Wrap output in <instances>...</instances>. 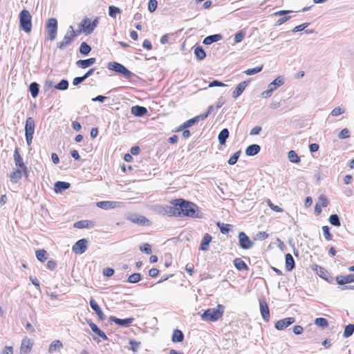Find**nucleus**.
<instances>
[{"mask_svg":"<svg viewBox=\"0 0 354 354\" xmlns=\"http://www.w3.org/2000/svg\"><path fill=\"white\" fill-rule=\"evenodd\" d=\"M175 204L179 207L180 216H188L192 218H201L202 212L198 210V206L194 203L185 201L183 198L175 199Z\"/></svg>","mask_w":354,"mask_h":354,"instance_id":"obj_1","label":"nucleus"},{"mask_svg":"<svg viewBox=\"0 0 354 354\" xmlns=\"http://www.w3.org/2000/svg\"><path fill=\"white\" fill-rule=\"evenodd\" d=\"M224 306L218 304L216 308H208L201 315V319L207 322H216L223 315Z\"/></svg>","mask_w":354,"mask_h":354,"instance_id":"obj_2","label":"nucleus"},{"mask_svg":"<svg viewBox=\"0 0 354 354\" xmlns=\"http://www.w3.org/2000/svg\"><path fill=\"white\" fill-rule=\"evenodd\" d=\"M19 24L22 30L26 32H30L32 30V17L27 10H22L19 13Z\"/></svg>","mask_w":354,"mask_h":354,"instance_id":"obj_3","label":"nucleus"},{"mask_svg":"<svg viewBox=\"0 0 354 354\" xmlns=\"http://www.w3.org/2000/svg\"><path fill=\"white\" fill-rule=\"evenodd\" d=\"M47 39L53 41L55 39L57 33V21L55 18H50L46 24Z\"/></svg>","mask_w":354,"mask_h":354,"instance_id":"obj_4","label":"nucleus"},{"mask_svg":"<svg viewBox=\"0 0 354 354\" xmlns=\"http://www.w3.org/2000/svg\"><path fill=\"white\" fill-rule=\"evenodd\" d=\"M108 68L109 70L122 74L124 77L127 79H131L133 76L135 75L134 73H133L131 71L128 70L124 66L118 62H109L108 64Z\"/></svg>","mask_w":354,"mask_h":354,"instance_id":"obj_5","label":"nucleus"},{"mask_svg":"<svg viewBox=\"0 0 354 354\" xmlns=\"http://www.w3.org/2000/svg\"><path fill=\"white\" fill-rule=\"evenodd\" d=\"M76 37V33L72 26L68 27V29L62 41L58 42L57 46L59 49H64L65 47L69 46Z\"/></svg>","mask_w":354,"mask_h":354,"instance_id":"obj_6","label":"nucleus"},{"mask_svg":"<svg viewBox=\"0 0 354 354\" xmlns=\"http://www.w3.org/2000/svg\"><path fill=\"white\" fill-rule=\"evenodd\" d=\"M14 160L15 163V166L18 169H21L24 170V173L25 176H28V168L24 162L23 158L19 153V149L17 147L15 148L14 151Z\"/></svg>","mask_w":354,"mask_h":354,"instance_id":"obj_7","label":"nucleus"},{"mask_svg":"<svg viewBox=\"0 0 354 354\" xmlns=\"http://www.w3.org/2000/svg\"><path fill=\"white\" fill-rule=\"evenodd\" d=\"M80 27L81 29L77 31V33H81L83 31L86 35H90L94 30V28H92L91 19L87 17L82 20Z\"/></svg>","mask_w":354,"mask_h":354,"instance_id":"obj_8","label":"nucleus"},{"mask_svg":"<svg viewBox=\"0 0 354 354\" xmlns=\"http://www.w3.org/2000/svg\"><path fill=\"white\" fill-rule=\"evenodd\" d=\"M239 241L240 247L244 250L250 249L254 245L253 242L250 239L246 234L243 232L239 234Z\"/></svg>","mask_w":354,"mask_h":354,"instance_id":"obj_9","label":"nucleus"},{"mask_svg":"<svg viewBox=\"0 0 354 354\" xmlns=\"http://www.w3.org/2000/svg\"><path fill=\"white\" fill-rule=\"evenodd\" d=\"M87 245L88 241L86 239H80L77 241L73 246V252L75 254H82L86 251Z\"/></svg>","mask_w":354,"mask_h":354,"instance_id":"obj_10","label":"nucleus"},{"mask_svg":"<svg viewBox=\"0 0 354 354\" xmlns=\"http://www.w3.org/2000/svg\"><path fill=\"white\" fill-rule=\"evenodd\" d=\"M89 305L91 309L96 313L98 320L102 321L105 319L106 317L102 310L101 309L97 301L92 297L90 299Z\"/></svg>","mask_w":354,"mask_h":354,"instance_id":"obj_11","label":"nucleus"},{"mask_svg":"<svg viewBox=\"0 0 354 354\" xmlns=\"http://www.w3.org/2000/svg\"><path fill=\"white\" fill-rule=\"evenodd\" d=\"M121 202L117 201H99L96 203L97 207L103 209H111L122 207Z\"/></svg>","mask_w":354,"mask_h":354,"instance_id":"obj_12","label":"nucleus"},{"mask_svg":"<svg viewBox=\"0 0 354 354\" xmlns=\"http://www.w3.org/2000/svg\"><path fill=\"white\" fill-rule=\"evenodd\" d=\"M133 320H134V318H133V317H129V318H126V319H119L115 316L109 317L110 322H114L117 325L123 326V327L129 326L133 323Z\"/></svg>","mask_w":354,"mask_h":354,"instance_id":"obj_13","label":"nucleus"},{"mask_svg":"<svg viewBox=\"0 0 354 354\" xmlns=\"http://www.w3.org/2000/svg\"><path fill=\"white\" fill-rule=\"evenodd\" d=\"M295 322V319L294 317H287L277 321L274 326L277 330H281L292 324Z\"/></svg>","mask_w":354,"mask_h":354,"instance_id":"obj_14","label":"nucleus"},{"mask_svg":"<svg viewBox=\"0 0 354 354\" xmlns=\"http://www.w3.org/2000/svg\"><path fill=\"white\" fill-rule=\"evenodd\" d=\"M259 307L261 314L263 319L266 322L269 321L270 319V310L266 301L264 299H259Z\"/></svg>","mask_w":354,"mask_h":354,"instance_id":"obj_15","label":"nucleus"},{"mask_svg":"<svg viewBox=\"0 0 354 354\" xmlns=\"http://www.w3.org/2000/svg\"><path fill=\"white\" fill-rule=\"evenodd\" d=\"M32 345L33 344L30 339H24L20 347V354H28L32 348Z\"/></svg>","mask_w":354,"mask_h":354,"instance_id":"obj_16","label":"nucleus"},{"mask_svg":"<svg viewBox=\"0 0 354 354\" xmlns=\"http://www.w3.org/2000/svg\"><path fill=\"white\" fill-rule=\"evenodd\" d=\"M86 322L95 334L102 338L104 340L108 339V337L106 335V334L102 330H101L98 328V326L95 324H94L91 319L86 320Z\"/></svg>","mask_w":354,"mask_h":354,"instance_id":"obj_17","label":"nucleus"},{"mask_svg":"<svg viewBox=\"0 0 354 354\" xmlns=\"http://www.w3.org/2000/svg\"><path fill=\"white\" fill-rule=\"evenodd\" d=\"M336 281L339 285H344L346 283L354 282V274H350L346 276H337Z\"/></svg>","mask_w":354,"mask_h":354,"instance_id":"obj_18","label":"nucleus"},{"mask_svg":"<svg viewBox=\"0 0 354 354\" xmlns=\"http://www.w3.org/2000/svg\"><path fill=\"white\" fill-rule=\"evenodd\" d=\"M128 219L132 223L145 225L149 223V220L143 216L131 215L128 217Z\"/></svg>","mask_w":354,"mask_h":354,"instance_id":"obj_19","label":"nucleus"},{"mask_svg":"<svg viewBox=\"0 0 354 354\" xmlns=\"http://www.w3.org/2000/svg\"><path fill=\"white\" fill-rule=\"evenodd\" d=\"M131 112L135 116L142 117L147 113V109L144 106L136 105L131 107Z\"/></svg>","mask_w":354,"mask_h":354,"instance_id":"obj_20","label":"nucleus"},{"mask_svg":"<svg viewBox=\"0 0 354 354\" xmlns=\"http://www.w3.org/2000/svg\"><path fill=\"white\" fill-rule=\"evenodd\" d=\"M247 81H243L239 83L234 91L232 92V97L233 98H237L239 96H240L244 90L245 89L246 86L248 85Z\"/></svg>","mask_w":354,"mask_h":354,"instance_id":"obj_21","label":"nucleus"},{"mask_svg":"<svg viewBox=\"0 0 354 354\" xmlns=\"http://www.w3.org/2000/svg\"><path fill=\"white\" fill-rule=\"evenodd\" d=\"M35 128V120L32 118H28L25 124V134L34 133Z\"/></svg>","mask_w":354,"mask_h":354,"instance_id":"obj_22","label":"nucleus"},{"mask_svg":"<svg viewBox=\"0 0 354 354\" xmlns=\"http://www.w3.org/2000/svg\"><path fill=\"white\" fill-rule=\"evenodd\" d=\"M95 60L96 59L94 57H91L86 59H80L76 62V65L80 68H86L95 64Z\"/></svg>","mask_w":354,"mask_h":354,"instance_id":"obj_23","label":"nucleus"},{"mask_svg":"<svg viewBox=\"0 0 354 354\" xmlns=\"http://www.w3.org/2000/svg\"><path fill=\"white\" fill-rule=\"evenodd\" d=\"M23 174H24V170L17 168L10 174L9 177L12 183H17L21 180Z\"/></svg>","mask_w":354,"mask_h":354,"instance_id":"obj_24","label":"nucleus"},{"mask_svg":"<svg viewBox=\"0 0 354 354\" xmlns=\"http://www.w3.org/2000/svg\"><path fill=\"white\" fill-rule=\"evenodd\" d=\"M176 201L175 200H173L171 203L173 205V206H169L167 207V216H180V214L179 212V206L176 205L175 204Z\"/></svg>","mask_w":354,"mask_h":354,"instance_id":"obj_25","label":"nucleus"},{"mask_svg":"<svg viewBox=\"0 0 354 354\" xmlns=\"http://www.w3.org/2000/svg\"><path fill=\"white\" fill-rule=\"evenodd\" d=\"M71 186V184L67 182L64 181H57L55 183L54 190L56 193H61L64 190L68 189Z\"/></svg>","mask_w":354,"mask_h":354,"instance_id":"obj_26","label":"nucleus"},{"mask_svg":"<svg viewBox=\"0 0 354 354\" xmlns=\"http://www.w3.org/2000/svg\"><path fill=\"white\" fill-rule=\"evenodd\" d=\"M261 147L259 145H250L246 148L245 154L248 156H253L259 153Z\"/></svg>","mask_w":354,"mask_h":354,"instance_id":"obj_27","label":"nucleus"},{"mask_svg":"<svg viewBox=\"0 0 354 354\" xmlns=\"http://www.w3.org/2000/svg\"><path fill=\"white\" fill-rule=\"evenodd\" d=\"M212 236L207 233L205 234V235L203 237L201 245H200V250L203 251H206L208 250L209 245L210 242L212 241Z\"/></svg>","mask_w":354,"mask_h":354,"instance_id":"obj_28","label":"nucleus"},{"mask_svg":"<svg viewBox=\"0 0 354 354\" xmlns=\"http://www.w3.org/2000/svg\"><path fill=\"white\" fill-rule=\"evenodd\" d=\"M284 84V78L281 76L277 77L274 80L268 84V88H272L274 92L279 87Z\"/></svg>","mask_w":354,"mask_h":354,"instance_id":"obj_29","label":"nucleus"},{"mask_svg":"<svg viewBox=\"0 0 354 354\" xmlns=\"http://www.w3.org/2000/svg\"><path fill=\"white\" fill-rule=\"evenodd\" d=\"M222 39V35L220 34L212 35L206 37L203 43L205 45H210L214 42L220 41Z\"/></svg>","mask_w":354,"mask_h":354,"instance_id":"obj_30","label":"nucleus"},{"mask_svg":"<svg viewBox=\"0 0 354 354\" xmlns=\"http://www.w3.org/2000/svg\"><path fill=\"white\" fill-rule=\"evenodd\" d=\"M63 348V344L61 341L56 339L53 341L48 348V353H53L56 352L57 351L60 350Z\"/></svg>","mask_w":354,"mask_h":354,"instance_id":"obj_31","label":"nucleus"},{"mask_svg":"<svg viewBox=\"0 0 354 354\" xmlns=\"http://www.w3.org/2000/svg\"><path fill=\"white\" fill-rule=\"evenodd\" d=\"M184 335L180 330L175 329L173 332L171 340L173 342H181L183 341Z\"/></svg>","mask_w":354,"mask_h":354,"instance_id":"obj_32","label":"nucleus"},{"mask_svg":"<svg viewBox=\"0 0 354 354\" xmlns=\"http://www.w3.org/2000/svg\"><path fill=\"white\" fill-rule=\"evenodd\" d=\"M295 268V260L292 256L288 253L286 254V268L288 271H291Z\"/></svg>","mask_w":354,"mask_h":354,"instance_id":"obj_33","label":"nucleus"},{"mask_svg":"<svg viewBox=\"0 0 354 354\" xmlns=\"http://www.w3.org/2000/svg\"><path fill=\"white\" fill-rule=\"evenodd\" d=\"M229 137V131L227 129H223L218 134V138L219 143L222 145H225Z\"/></svg>","mask_w":354,"mask_h":354,"instance_id":"obj_34","label":"nucleus"},{"mask_svg":"<svg viewBox=\"0 0 354 354\" xmlns=\"http://www.w3.org/2000/svg\"><path fill=\"white\" fill-rule=\"evenodd\" d=\"M93 226L92 222L86 220L80 221L74 223V227L79 229L90 228Z\"/></svg>","mask_w":354,"mask_h":354,"instance_id":"obj_35","label":"nucleus"},{"mask_svg":"<svg viewBox=\"0 0 354 354\" xmlns=\"http://www.w3.org/2000/svg\"><path fill=\"white\" fill-rule=\"evenodd\" d=\"M234 266L236 268V269H238L239 270H248V267L246 265V263H245V261H243L240 258H236L234 260Z\"/></svg>","mask_w":354,"mask_h":354,"instance_id":"obj_36","label":"nucleus"},{"mask_svg":"<svg viewBox=\"0 0 354 354\" xmlns=\"http://www.w3.org/2000/svg\"><path fill=\"white\" fill-rule=\"evenodd\" d=\"M29 91L32 97H37L39 91V85L37 82L30 83L29 86Z\"/></svg>","mask_w":354,"mask_h":354,"instance_id":"obj_37","label":"nucleus"},{"mask_svg":"<svg viewBox=\"0 0 354 354\" xmlns=\"http://www.w3.org/2000/svg\"><path fill=\"white\" fill-rule=\"evenodd\" d=\"M198 122V117H194L192 119H189L185 122L182 125H180L179 130H183L187 128L192 127Z\"/></svg>","mask_w":354,"mask_h":354,"instance_id":"obj_38","label":"nucleus"},{"mask_svg":"<svg viewBox=\"0 0 354 354\" xmlns=\"http://www.w3.org/2000/svg\"><path fill=\"white\" fill-rule=\"evenodd\" d=\"M194 54L198 60H203L206 57L205 50L200 46L195 48Z\"/></svg>","mask_w":354,"mask_h":354,"instance_id":"obj_39","label":"nucleus"},{"mask_svg":"<svg viewBox=\"0 0 354 354\" xmlns=\"http://www.w3.org/2000/svg\"><path fill=\"white\" fill-rule=\"evenodd\" d=\"M354 333V324H348L345 326L343 337L345 338L351 337Z\"/></svg>","mask_w":354,"mask_h":354,"instance_id":"obj_40","label":"nucleus"},{"mask_svg":"<svg viewBox=\"0 0 354 354\" xmlns=\"http://www.w3.org/2000/svg\"><path fill=\"white\" fill-rule=\"evenodd\" d=\"M69 83L67 80H62L57 84L54 87L59 91H65L68 89Z\"/></svg>","mask_w":354,"mask_h":354,"instance_id":"obj_41","label":"nucleus"},{"mask_svg":"<svg viewBox=\"0 0 354 354\" xmlns=\"http://www.w3.org/2000/svg\"><path fill=\"white\" fill-rule=\"evenodd\" d=\"M288 157L289 160L293 163H298L300 162V158L298 156L297 153L293 150H291L288 152Z\"/></svg>","mask_w":354,"mask_h":354,"instance_id":"obj_42","label":"nucleus"},{"mask_svg":"<svg viewBox=\"0 0 354 354\" xmlns=\"http://www.w3.org/2000/svg\"><path fill=\"white\" fill-rule=\"evenodd\" d=\"M48 253L44 250H39L36 251V257L37 259L41 262L45 261L47 259Z\"/></svg>","mask_w":354,"mask_h":354,"instance_id":"obj_43","label":"nucleus"},{"mask_svg":"<svg viewBox=\"0 0 354 354\" xmlns=\"http://www.w3.org/2000/svg\"><path fill=\"white\" fill-rule=\"evenodd\" d=\"M329 222L331 225L339 227L341 225V222L337 214H331L329 217Z\"/></svg>","mask_w":354,"mask_h":354,"instance_id":"obj_44","label":"nucleus"},{"mask_svg":"<svg viewBox=\"0 0 354 354\" xmlns=\"http://www.w3.org/2000/svg\"><path fill=\"white\" fill-rule=\"evenodd\" d=\"M91 50V48L86 42H82L80 47V52L81 54L87 55Z\"/></svg>","mask_w":354,"mask_h":354,"instance_id":"obj_45","label":"nucleus"},{"mask_svg":"<svg viewBox=\"0 0 354 354\" xmlns=\"http://www.w3.org/2000/svg\"><path fill=\"white\" fill-rule=\"evenodd\" d=\"M140 279L141 274L140 273H133L129 277L127 281L131 283H136L140 281Z\"/></svg>","mask_w":354,"mask_h":354,"instance_id":"obj_46","label":"nucleus"},{"mask_svg":"<svg viewBox=\"0 0 354 354\" xmlns=\"http://www.w3.org/2000/svg\"><path fill=\"white\" fill-rule=\"evenodd\" d=\"M315 324L317 326L322 327V328H325V327L328 326V322L327 319L324 317L316 318L315 320Z\"/></svg>","mask_w":354,"mask_h":354,"instance_id":"obj_47","label":"nucleus"},{"mask_svg":"<svg viewBox=\"0 0 354 354\" xmlns=\"http://www.w3.org/2000/svg\"><path fill=\"white\" fill-rule=\"evenodd\" d=\"M263 69V66H257L253 68H249L245 71V73L248 75H252L261 72Z\"/></svg>","mask_w":354,"mask_h":354,"instance_id":"obj_48","label":"nucleus"},{"mask_svg":"<svg viewBox=\"0 0 354 354\" xmlns=\"http://www.w3.org/2000/svg\"><path fill=\"white\" fill-rule=\"evenodd\" d=\"M120 12V10L114 6H110L109 7V15L111 17H115Z\"/></svg>","mask_w":354,"mask_h":354,"instance_id":"obj_49","label":"nucleus"},{"mask_svg":"<svg viewBox=\"0 0 354 354\" xmlns=\"http://www.w3.org/2000/svg\"><path fill=\"white\" fill-rule=\"evenodd\" d=\"M241 153V151H238L233 156H232L230 158V159L228 160V164L230 165H234L237 162L238 159L239 158Z\"/></svg>","mask_w":354,"mask_h":354,"instance_id":"obj_50","label":"nucleus"},{"mask_svg":"<svg viewBox=\"0 0 354 354\" xmlns=\"http://www.w3.org/2000/svg\"><path fill=\"white\" fill-rule=\"evenodd\" d=\"M217 225L220 228V231L222 234H227L230 230V225L228 224H224L221 223H217Z\"/></svg>","mask_w":354,"mask_h":354,"instance_id":"obj_51","label":"nucleus"},{"mask_svg":"<svg viewBox=\"0 0 354 354\" xmlns=\"http://www.w3.org/2000/svg\"><path fill=\"white\" fill-rule=\"evenodd\" d=\"M268 237V234L266 232H258L257 234L254 235V240H264Z\"/></svg>","mask_w":354,"mask_h":354,"instance_id":"obj_52","label":"nucleus"},{"mask_svg":"<svg viewBox=\"0 0 354 354\" xmlns=\"http://www.w3.org/2000/svg\"><path fill=\"white\" fill-rule=\"evenodd\" d=\"M322 231H323V234H324L325 239L327 241H330L332 239V234L330 232V229H329L328 226H327V225L323 226Z\"/></svg>","mask_w":354,"mask_h":354,"instance_id":"obj_53","label":"nucleus"},{"mask_svg":"<svg viewBox=\"0 0 354 354\" xmlns=\"http://www.w3.org/2000/svg\"><path fill=\"white\" fill-rule=\"evenodd\" d=\"M345 112V109L340 106L335 107L330 112V115L332 116H338L341 114H343Z\"/></svg>","mask_w":354,"mask_h":354,"instance_id":"obj_54","label":"nucleus"},{"mask_svg":"<svg viewBox=\"0 0 354 354\" xmlns=\"http://www.w3.org/2000/svg\"><path fill=\"white\" fill-rule=\"evenodd\" d=\"M140 250L147 254H150L151 253V248L149 243H145L140 247Z\"/></svg>","mask_w":354,"mask_h":354,"instance_id":"obj_55","label":"nucleus"},{"mask_svg":"<svg viewBox=\"0 0 354 354\" xmlns=\"http://www.w3.org/2000/svg\"><path fill=\"white\" fill-rule=\"evenodd\" d=\"M245 32L242 30L236 32L235 35V37H234V42L235 43L241 42L245 37Z\"/></svg>","mask_w":354,"mask_h":354,"instance_id":"obj_56","label":"nucleus"},{"mask_svg":"<svg viewBox=\"0 0 354 354\" xmlns=\"http://www.w3.org/2000/svg\"><path fill=\"white\" fill-rule=\"evenodd\" d=\"M350 137V133L348 129H342L338 134V138L339 139H345Z\"/></svg>","mask_w":354,"mask_h":354,"instance_id":"obj_57","label":"nucleus"},{"mask_svg":"<svg viewBox=\"0 0 354 354\" xmlns=\"http://www.w3.org/2000/svg\"><path fill=\"white\" fill-rule=\"evenodd\" d=\"M158 3L156 0H149L148 3V8L150 12H153L157 8Z\"/></svg>","mask_w":354,"mask_h":354,"instance_id":"obj_58","label":"nucleus"},{"mask_svg":"<svg viewBox=\"0 0 354 354\" xmlns=\"http://www.w3.org/2000/svg\"><path fill=\"white\" fill-rule=\"evenodd\" d=\"M168 205H159L157 207L156 210L158 213L162 215H167V209Z\"/></svg>","mask_w":354,"mask_h":354,"instance_id":"obj_59","label":"nucleus"},{"mask_svg":"<svg viewBox=\"0 0 354 354\" xmlns=\"http://www.w3.org/2000/svg\"><path fill=\"white\" fill-rule=\"evenodd\" d=\"M308 26H309L308 23H304L301 25L297 26L294 28V29L292 30V32H295L301 31V30H304Z\"/></svg>","mask_w":354,"mask_h":354,"instance_id":"obj_60","label":"nucleus"},{"mask_svg":"<svg viewBox=\"0 0 354 354\" xmlns=\"http://www.w3.org/2000/svg\"><path fill=\"white\" fill-rule=\"evenodd\" d=\"M209 87H214V86H225L226 84H225L224 83L218 81V80H213L212 82H210L209 83Z\"/></svg>","mask_w":354,"mask_h":354,"instance_id":"obj_61","label":"nucleus"},{"mask_svg":"<svg viewBox=\"0 0 354 354\" xmlns=\"http://www.w3.org/2000/svg\"><path fill=\"white\" fill-rule=\"evenodd\" d=\"M319 202L320 203V205H322V207H326L328 204V201L326 198V197L324 195H321L319 197Z\"/></svg>","mask_w":354,"mask_h":354,"instance_id":"obj_62","label":"nucleus"},{"mask_svg":"<svg viewBox=\"0 0 354 354\" xmlns=\"http://www.w3.org/2000/svg\"><path fill=\"white\" fill-rule=\"evenodd\" d=\"M268 206L274 211L277 212H283L282 208L279 207L278 205H274L270 200L268 202Z\"/></svg>","mask_w":354,"mask_h":354,"instance_id":"obj_63","label":"nucleus"},{"mask_svg":"<svg viewBox=\"0 0 354 354\" xmlns=\"http://www.w3.org/2000/svg\"><path fill=\"white\" fill-rule=\"evenodd\" d=\"M1 354H13V347L12 346H6Z\"/></svg>","mask_w":354,"mask_h":354,"instance_id":"obj_64","label":"nucleus"}]
</instances>
